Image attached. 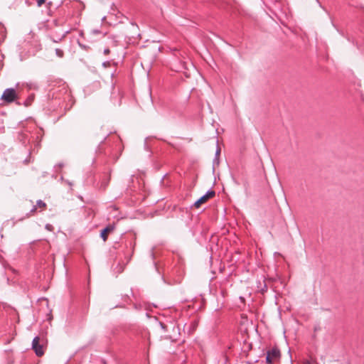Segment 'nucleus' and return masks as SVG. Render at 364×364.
Instances as JSON below:
<instances>
[{"instance_id":"nucleus-1","label":"nucleus","mask_w":364,"mask_h":364,"mask_svg":"<svg viewBox=\"0 0 364 364\" xmlns=\"http://www.w3.org/2000/svg\"><path fill=\"white\" fill-rule=\"evenodd\" d=\"M16 98L17 94L14 88L6 89L1 95V100L8 103L14 102Z\"/></svg>"},{"instance_id":"nucleus-2","label":"nucleus","mask_w":364,"mask_h":364,"mask_svg":"<svg viewBox=\"0 0 364 364\" xmlns=\"http://www.w3.org/2000/svg\"><path fill=\"white\" fill-rule=\"evenodd\" d=\"M280 357L279 350L274 348L267 351L266 356V362L267 364H273V363L277 360Z\"/></svg>"},{"instance_id":"nucleus-3","label":"nucleus","mask_w":364,"mask_h":364,"mask_svg":"<svg viewBox=\"0 0 364 364\" xmlns=\"http://www.w3.org/2000/svg\"><path fill=\"white\" fill-rule=\"evenodd\" d=\"M32 348L38 356H41L44 354L43 346L40 344L39 337L36 336L33 338L32 342Z\"/></svg>"},{"instance_id":"nucleus-4","label":"nucleus","mask_w":364,"mask_h":364,"mask_svg":"<svg viewBox=\"0 0 364 364\" xmlns=\"http://www.w3.org/2000/svg\"><path fill=\"white\" fill-rule=\"evenodd\" d=\"M215 193L213 191H208L205 195L201 196L197 201L195 202L194 206L199 208L201 204L205 203L209 198H213Z\"/></svg>"},{"instance_id":"nucleus-5","label":"nucleus","mask_w":364,"mask_h":364,"mask_svg":"<svg viewBox=\"0 0 364 364\" xmlns=\"http://www.w3.org/2000/svg\"><path fill=\"white\" fill-rule=\"evenodd\" d=\"M113 230L114 227L112 225H109L102 230L100 236L104 241H106L107 239V233L113 231Z\"/></svg>"},{"instance_id":"nucleus-6","label":"nucleus","mask_w":364,"mask_h":364,"mask_svg":"<svg viewBox=\"0 0 364 364\" xmlns=\"http://www.w3.org/2000/svg\"><path fill=\"white\" fill-rule=\"evenodd\" d=\"M33 99H34L33 95L29 96L24 102L25 106L28 107V106L31 105Z\"/></svg>"},{"instance_id":"nucleus-7","label":"nucleus","mask_w":364,"mask_h":364,"mask_svg":"<svg viewBox=\"0 0 364 364\" xmlns=\"http://www.w3.org/2000/svg\"><path fill=\"white\" fill-rule=\"evenodd\" d=\"M55 53L60 58H62L63 56V51L59 48L55 49Z\"/></svg>"},{"instance_id":"nucleus-8","label":"nucleus","mask_w":364,"mask_h":364,"mask_svg":"<svg viewBox=\"0 0 364 364\" xmlns=\"http://www.w3.org/2000/svg\"><path fill=\"white\" fill-rule=\"evenodd\" d=\"M37 206H38L39 208H44L46 207V203L42 200H39L37 201Z\"/></svg>"},{"instance_id":"nucleus-9","label":"nucleus","mask_w":364,"mask_h":364,"mask_svg":"<svg viewBox=\"0 0 364 364\" xmlns=\"http://www.w3.org/2000/svg\"><path fill=\"white\" fill-rule=\"evenodd\" d=\"M46 2V0H37V5L38 7L41 6L44 3Z\"/></svg>"},{"instance_id":"nucleus-10","label":"nucleus","mask_w":364,"mask_h":364,"mask_svg":"<svg viewBox=\"0 0 364 364\" xmlns=\"http://www.w3.org/2000/svg\"><path fill=\"white\" fill-rule=\"evenodd\" d=\"M46 230H49V231H52V230H53V225H50V224H47V225H46Z\"/></svg>"},{"instance_id":"nucleus-11","label":"nucleus","mask_w":364,"mask_h":364,"mask_svg":"<svg viewBox=\"0 0 364 364\" xmlns=\"http://www.w3.org/2000/svg\"><path fill=\"white\" fill-rule=\"evenodd\" d=\"M220 149L218 148L216 150V153H215L216 156H218L220 154Z\"/></svg>"},{"instance_id":"nucleus-12","label":"nucleus","mask_w":364,"mask_h":364,"mask_svg":"<svg viewBox=\"0 0 364 364\" xmlns=\"http://www.w3.org/2000/svg\"><path fill=\"white\" fill-rule=\"evenodd\" d=\"M36 206H34V207L31 209V213H33V212H35V211H36Z\"/></svg>"},{"instance_id":"nucleus-13","label":"nucleus","mask_w":364,"mask_h":364,"mask_svg":"<svg viewBox=\"0 0 364 364\" xmlns=\"http://www.w3.org/2000/svg\"><path fill=\"white\" fill-rule=\"evenodd\" d=\"M109 50L108 49H106V50H105V53H106V54L109 53Z\"/></svg>"}]
</instances>
